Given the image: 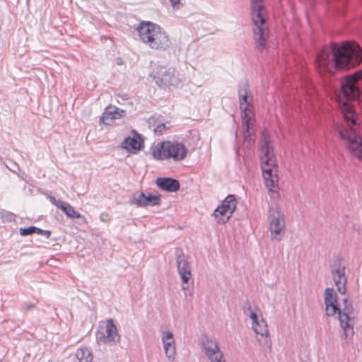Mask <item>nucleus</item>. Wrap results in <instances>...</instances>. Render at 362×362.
I'll return each instance as SVG.
<instances>
[{
  "label": "nucleus",
  "instance_id": "obj_12",
  "mask_svg": "<svg viewBox=\"0 0 362 362\" xmlns=\"http://www.w3.org/2000/svg\"><path fill=\"white\" fill-rule=\"evenodd\" d=\"M252 328L256 334V338L261 346L270 347L271 339L267 324L261 315L252 320Z\"/></svg>",
  "mask_w": 362,
  "mask_h": 362
},
{
  "label": "nucleus",
  "instance_id": "obj_32",
  "mask_svg": "<svg viewBox=\"0 0 362 362\" xmlns=\"http://www.w3.org/2000/svg\"><path fill=\"white\" fill-rule=\"evenodd\" d=\"M170 2L175 10H177L181 7V0H170Z\"/></svg>",
  "mask_w": 362,
  "mask_h": 362
},
{
  "label": "nucleus",
  "instance_id": "obj_23",
  "mask_svg": "<svg viewBox=\"0 0 362 362\" xmlns=\"http://www.w3.org/2000/svg\"><path fill=\"white\" fill-rule=\"evenodd\" d=\"M59 209H61L65 214L71 218H79L81 217V214L75 211L74 207L71 206L69 204L63 202V204L60 206Z\"/></svg>",
  "mask_w": 362,
  "mask_h": 362
},
{
  "label": "nucleus",
  "instance_id": "obj_10",
  "mask_svg": "<svg viewBox=\"0 0 362 362\" xmlns=\"http://www.w3.org/2000/svg\"><path fill=\"white\" fill-rule=\"evenodd\" d=\"M250 88L247 83H243L238 89V98L240 109L241 110V117L244 123H247L252 119H255L253 111V98L249 95Z\"/></svg>",
  "mask_w": 362,
  "mask_h": 362
},
{
  "label": "nucleus",
  "instance_id": "obj_21",
  "mask_svg": "<svg viewBox=\"0 0 362 362\" xmlns=\"http://www.w3.org/2000/svg\"><path fill=\"white\" fill-rule=\"evenodd\" d=\"M141 142L139 136L135 134L134 136H128L121 144L122 148L127 149L128 151L136 152L141 149Z\"/></svg>",
  "mask_w": 362,
  "mask_h": 362
},
{
  "label": "nucleus",
  "instance_id": "obj_8",
  "mask_svg": "<svg viewBox=\"0 0 362 362\" xmlns=\"http://www.w3.org/2000/svg\"><path fill=\"white\" fill-rule=\"evenodd\" d=\"M268 220L272 240L281 241L285 236V218L280 209L277 206H270Z\"/></svg>",
  "mask_w": 362,
  "mask_h": 362
},
{
  "label": "nucleus",
  "instance_id": "obj_2",
  "mask_svg": "<svg viewBox=\"0 0 362 362\" xmlns=\"http://www.w3.org/2000/svg\"><path fill=\"white\" fill-rule=\"evenodd\" d=\"M362 61V50L358 45L346 42L341 46L332 43L317 54L315 64L321 76H332L337 69H349Z\"/></svg>",
  "mask_w": 362,
  "mask_h": 362
},
{
  "label": "nucleus",
  "instance_id": "obj_7",
  "mask_svg": "<svg viewBox=\"0 0 362 362\" xmlns=\"http://www.w3.org/2000/svg\"><path fill=\"white\" fill-rule=\"evenodd\" d=\"M151 155L156 160H163L172 158L174 161H181L187 153L186 146L180 142L162 141L151 148Z\"/></svg>",
  "mask_w": 362,
  "mask_h": 362
},
{
  "label": "nucleus",
  "instance_id": "obj_33",
  "mask_svg": "<svg viewBox=\"0 0 362 362\" xmlns=\"http://www.w3.org/2000/svg\"><path fill=\"white\" fill-rule=\"evenodd\" d=\"M33 307V305H29V308H31Z\"/></svg>",
  "mask_w": 362,
  "mask_h": 362
},
{
  "label": "nucleus",
  "instance_id": "obj_16",
  "mask_svg": "<svg viewBox=\"0 0 362 362\" xmlns=\"http://www.w3.org/2000/svg\"><path fill=\"white\" fill-rule=\"evenodd\" d=\"M161 339L166 357L169 361H174L175 359L176 348L173 333L170 332H163Z\"/></svg>",
  "mask_w": 362,
  "mask_h": 362
},
{
  "label": "nucleus",
  "instance_id": "obj_19",
  "mask_svg": "<svg viewBox=\"0 0 362 362\" xmlns=\"http://www.w3.org/2000/svg\"><path fill=\"white\" fill-rule=\"evenodd\" d=\"M202 345L205 355L208 357L221 351L217 341L211 336L205 335L202 339Z\"/></svg>",
  "mask_w": 362,
  "mask_h": 362
},
{
  "label": "nucleus",
  "instance_id": "obj_31",
  "mask_svg": "<svg viewBox=\"0 0 362 362\" xmlns=\"http://www.w3.org/2000/svg\"><path fill=\"white\" fill-rule=\"evenodd\" d=\"M49 201L52 202V204H53L54 206H56L58 209H59L60 206L63 204V201L62 200H57L55 199V197H52V196H49Z\"/></svg>",
  "mask_w": 362,
  "mask_h": 362
},
{
  "label": "nucleus",
  "instance_id": "obj_4",
  "mask_svg": "<svg viewBox=\"0 0 362 362\" xmlns=\"http://www.w3.org/2000/svg\"><path fill=\"white\" fill-rule=\"evenodd\" d=\"M136 30L141 42L151 49L165 52L172 46L168 33L156 23L143 21Z\"/></svg>",
  "mask_w": 362,
  "mask_h": 362
},
{
  "label": "nucleus",
  "instance_id": "obj_20",
  "mask_svg": "<svg viewBox=\"0 0 362 362\" xmlns=\"http://www.w3.org/2000/svg\"><path fill=\"white\" fill-rule=\"evenodd\" d=\"M255 122V119H252L251 121H249V122L245 124L244 123V121L242 120L243 128L244 145L247 148H250L252 146L255 141V139L252 137V135L255 132L253 129Z\"/></svg>",
  "mask_w": 362,
  "mask_h": 362
},
{
  "label": "nucleus",
  "instance_id": "obj_5",
  "mask_svg": "<svg viewBox=\"0 0 362 362\" xmlns=\"http://www.w3.org/2000/svg\"><path fill=\"white\" fill-rule=\"evenodd\" d=\"M250 9L254 25V39L257 43V48L263 49L269 38L268 25L264 18V0H250Z\"/></svg>",
  "mask_w": 362,
  "mask_h": 362
},
{
  "label": "nucleus",
  "instance_id": "obj_3",
  "mask_svg": "<svg viewBox=\"0 0 362 362\" xmlns=\"http://www.w3.org/2000/svg\"><path fill=\"white\" fill-rule=\"evenodd\" d=\"M261 156L262 176L265 186L273 202H276L279 197L277 175V166L274 148L270 145V138L266 131L262 132L261 139Z\"/></svg>",
  "mask_w": 362,
  "mask_h": 362
},
{
  "label": "nucleus",
  "instance_id": "obj_17",
  "mask_svg": "<svg viewBox=\"0 0 362 362\" xmlns=\"http://www.w3.org/2000/svg\"><path fill=\"white\" fill-rule=\"evenodd\" d=\"M332 273L335 286H337L338 291L341 294H344L346 293V277L345 276L344 267L340 266L336 269H332Z\"/></svg>",
  "mask_w": 362,
  "mask_h": 362
},
{
  "label": "nucleus",
  "instance_id": "obj_15",
  "mask_svg": "<svg viewBox=\"0 0 362 362\" xmlns=\"http://www.w3.org/2000/svg\"><path fill=\"white\" fill-rule=\"evenodd\" d=\"M124 116V110L116 106H109L105 108L100 119L104 124L111 125L115 119H120Z\"/></svg>",
  "mask_w": 362,
  "mask_h": 362
},
{
  "label": "nucleus",
  "instance_id": "obj_13",
  "mask_svg": "<svg viewBox=\"0 0 362 362\" xmlns=\"http://www.w3.org/2000/svg\"><path fill=\"white\" fill-rule=\"evenodd\" d=\"M96 338L98 342L106 344L110 346L115 345L119 341L120 337L112 319L107 320L105 332H98Z\"/></svg>",
  "mask_w": 362,
  "mask_h": 362
},
{
  "label": "nucleus",
  "instance_id": "obj_11",
  "mask_svg": "<svg viewBox=\"0 0 362 362\" xmlns=\"http://www.w3.org/2000/svg\"><path fill=\"white\" fill-rule=\"evenodd\" d=\"M237 200L234 195H228L214 211V216L217 223H227L236 209Z\"/></svg>",
  "mask_w": 362,
  "mask_h": 362
},
{
  "label": "nucleus",
  "instance_id": "obj_28",
  "mask_svg": "<svg viewBox=\"0 0 362 362\" xmlns=\"http://www.w3.org/2000/svg\"><path fill=\"white\" fill-rule=\"evenodd\" d=\"M170 122L158 123L154 129L155 133L157 134H163L168 129L170 128Z\"/></svg>",
  "mask_w": 362,
  "mask_h": 362
},
{
  "label": "nucleus",
  "instance_id": "obj_29",
  "mask_svg": "<svg viewBox=\"0 0 362 362\" xmlns=\"http://www.w3.org/2000/svg\"><path fill=\"white\" fill-rule=\"evenodd\" d=\"M20 235L22 236H27L35 233V226H30L28 228H21L19 229Z\"/></svg>",
  "mask_w": 362,
  "mask_h": 362
},
{
  "label": "nucleus",
  "instance_id": "obj_27",
  "mask_svg": "<svg viewBox=\"0 0 362 362\" xmlns=\"http://www.w3.org/2000/svg\"><path fill=\"white\" fill-rule=\"evenodd\" d=\"M207 358L210 362H227L221 350L214 355H210Z\"/></svg>",
  "mask_w": 362,
  "mask_h": 362
},
{
  "label": "nucleus",
  "instance_id": "obj_22",
  "mask_svg": "<svg viewBox=\"0 0 362 362\" xmlns=\"http://www.w3.org/2000/svg\"><path fill=\"white\" fill-rule=\"evenodd\" d=\"M76 356L80 362H92L93 359L90 350L86 347L78 349L76 352Z\"/></svg>",
  "mask_w": 362,
  "mask_h": 362
},
{
  "label": "nucleus",
  "instance_id": "obj_1",
  "mask_svg": "<svg viewBox=\"0 0 362 362\" xmlns=\"http://www.w3.org/2000/svg\"><path fill=\"white\" fill-rule=\"evenodd\" d=\"M361 75L355 74L341 81V89L337 93V100L344 115V123L337 125V130L344 144L352 154L362 161V139L357 134L358 123L356 115L350 103L360 95L358 82Z\"/></svg>",
  "mask_w": 362,
  "mask_h": 362
},
{
  "label": "nucleus",
  "instance_id": "obj_24",
  "mask_svg": "<svg viewBox=\"0 0 362 362\" xmlns=\"http://www.w3.org/2000/svg\"><path fill=\"white\" fill-rule=\"evenodd\" d=\"M160 198L158 195H153L151 194H145V202L144 204V207L148 206H156L160 204Z\"/></svg>",
  "mask_w": 362,
  "mask_h": 362
},
{
  "label": "nucleus",
  "instance_id": "obj_30",
  "mask_svg": "<svg viewBox=\"0 0 362 362\" xmlns=\"http://www.w3.org/2000/svg\"><path fill=\"white\" fill-rule=\"evenodd\" d=\"M35 233H36L39 235H45L47 238H49V236L51 235V232L49 230H42L35 226Z\"/></svg>",
  "mask_w": 362,
  "mask_h": 362
},
{
  "label": "nucleus",
  "instance_id": "obj_18",
  "mask_svg": "<svg viewBox=\"0 0 362 362\" xmlns=\"http://www.w3.org/2000/svg\"><path fill=\"white\" fill-rule=\"evenodd\" d=\"M156 183L159 188L170 192H177L180 189L179 182L170 177H158Z\"/></svg>",
  "mask_w": 362,
  "mask_h": 362
},
{
  "label": "nucleus",
  "instance_id": "obj_9",
  "mask_svg": "<svg viewBox=\"0 0 362 362\" xmlns=\"http://www.w3.org/2000/svg\"><path fill=\"white\" fill-rule=\"evenodd\" d=\"M152 76L156 83L161 88L177 86L181 83L179 74L174 68L156 66Z\"/></svg>",
  "mask_w": 362,
  "mask_h": 362
},
{
  "label": "nucleus",
  "instance_id": "obj_26",
  "mask_svg": "<svg viewBox=\"0 0 362 362\" xmlns=\"http://www.w3.org/2000/svg\"><path fill=\"white\" fill-rule=\"evenodd\" d=\"M145 202V194L141 193H136L134 194L132 199H130V203L132 204H135L139 207H144V204Z\"/></svg>",
  "mask_w": 362,
  "mask_h": 362
},
{
  "label": "nucleus",
  "instance_id": "obj_6",
  "mask_svg": "<svg viewBox=\"0 0 362 362\" xmlns=\"http://www.w3.org/2000/svg\"><path fill=\"white\" fill-rule=\"evenodd\" d=\"M324 296L326 314L332 316L337 313L341 327L344 329L345 335H347L349 331L353 332V329L351 327L352 320L350 317V314L352 312V307L351 305H347L348 300L346 299L344 300L345 306L341 311V309L337 307V297L333 288H326Z\"/></svg>",
  "mask_w": 362,
  "mask_h": 362
},
{
  "label": "nucleus",
  "instance_id": "obj_25",
  "mask_svg": "<svg viewBox=\"0 0 362 362\" xmlns=\"http://www.w3.org/2000/svg\"><path fill=\"white\" fill-rule=\"evenodd\" d=\"M243 310L244 314L249 317L251 320H256V317L259 315L256 313L250 302H246L244 304Z\"/></svg>",
  "mask_w": 362,
  "mask_h": 362
},
{
  "label": "nucleus",
  "instance_id": "obj_14",
  "mask_svg": "<svg viewBox=\"0 0 362 362\" xmlns=\"http://www.w3.org/2000/svg\"><path fill=\"white\" fill-rule=\"evenodd\" d=\"M176 264L182 283H188L192 278L191 267L187 257L183 253L177 256Z\"/></svg>",
  "mask_w": 362,
  "mask_h": 362
}]
</instances>
